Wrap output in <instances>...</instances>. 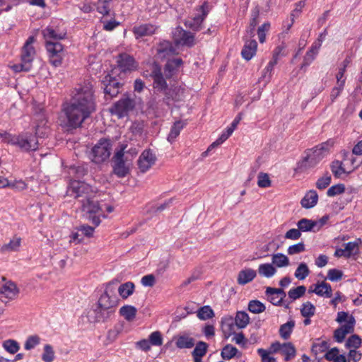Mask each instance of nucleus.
Here are the masks:
<instances>
[{
	"label": "nucleus",
	"instance_id": "nucleus-1",
	"mask_svg": "<svg viewBox=\"0 0 362 362\" xmlns=\"http://www.w3.org/2000/svg\"><path fill=\"white\" fill-rule=\"evenodd\" d=\"M93 86L89 81L76 88L70 103L64 107L66 117V125L72 129L79 127L83 122L95 110Z\"/></svg>",
	"mask_w": 362,
	"mask_h": 362
},
{
	"label": "nucleus",
	"instance_id": "nucleus-2",
	"mask_svg": "<svg viewBox=\"0 0 362 362\" xmlns=\"http://www.w3.org/2000/svg\"><path fill=\"white\" fill-rule=\"evenodd\" d=\"M43 36L46 40V48L49 55V62L55 67L62 64L63 56V45L58 42L63 39L64 33H57L52 28H47L42 31Z\"/></svg>",
	"mask_w": 362,
	"mask_h": 362
},
{
	"label": "nucleus",
	"instance_id": "nucleus-3",
	"mask_svg": "<svg viewBox=\"0 0 362 362\" xmlns=\"http://www.w3.org/2000/svg\"><path fill=\"white\" fill-rule=\"evenodd\" d=\"M333 141L328 140L305 151V156L299 163V168L306 170L316 166L329 153Z\"/></svg>",
	"mask_w": 362,
	"mask_h": 362
},
{
	"label": "nucleus",
	"instance_id": "nucleus-4",
	"mask_svg": "<svg viewBox=\"0 0 362 362\" xmlns=\"http://www.w3.org/2000/svg\"><path fill=\"white\" fill-rule=\"evenodd\" d=\"M35 39L30 36L24 44L21 54V63L11 66L15 72L29 71L32 68V62L35 55V49L33 45Z\"/></svg>",
	"mask_w": 362,
	"mask_h": 362
},
{
	"label": "nucleus",
	"instance_id": "nucleus-5",
	"mask_svg": "<svg viewBox=\"0 0 362 362\" xmlns=\"http://www.w3.org/2000/svg\"><path fill=\"white\" fill-rule=\"evenodd\" d=\"M5 142L18 146L21 150L25 151H36L40 145L39 141L35 136L28 134H22L18 136H12L7 132L0 134Z\"/></svg>",
	"mask_w": 362,
	"mask_h": 362
},
{
	"label": "nucleus",
	"instance_id": "nucleus-6",
	"mask_svg": "<svg viewBox=\"0 0 362 362\" xmlns=\"http://www.w3.org/2000/svg\"><path fill=\"white\" fill-rule=\"evenodd\" d=\"M96 190L90 185L78 180H71L69 183L67 194L73 196L80 203L88 200L90 198H95Z\"/></svg>",
	"mask_w": 362,
	"mask_h": 362
},
{
	"label": "nucleus",
	"instance_id": "nucleus-7",
	"mask_svg": "<svg viewBox=\"0 0 362 362\" xmlns=\"http://www.w3.org/2000/svg\"><path fill=\"white\" fill-rule=\"evenodd\" d=\"M112 144L109 139L102 138L91 148L89 157L95 164H102L107 161L111 154Z\"/></svg>",
	"mask_w": 362,
	"mask_h": 362
},
{
	"label": "nucleus",
	"instance_id": "nucleus-8",
	"mask_svg": "<svg viewBox=\"0 0 362 362\" xmlns=\"http://www.w3.org/2000/svg\"><path fill=\"white\" fill-rule=\"evenodd\" d=\"M127 145H121L120 149L117 151L112 157L113 173L118 177H124L129 173V165L127 156L124 157V150Z\"/></svg>",
	"mask_w": 362,
	"mask_h": 362
},
{
	"label": "nucleus",
	"instance_id": "nucleus-9",
	"mask_svg": "<svg viewBox=\"0 0 362 362\" xmlns=\"http://www.w3.org/2000/svg\"><path fill=\"white\" fill-rule=\"evenodd\" d=\"M211 6L207 1L195 8L196 13L193 17L187 20L185 25L194 31H199L202 28V24L209 14Z\"/></svg>",
	"mask_w": 362,
	"mask_h": 362
},
{
	"label": "nucleus",
	"instance_id": "nucleus-10",
	"mask_svg": "<svg viewBox=\"0 0 362 362\" xmlns=\"http://www.w3.org/2000/svg\"><path fill=\"white\" fill-rule=\"evenodd\" d=\"M115 284L113 281L110 282L107 285L104 293L100 297L98 305L100 308L112 310L115 312V308L119 303V298L115 293Z\"/></svg>",
	"mask_w": 362,
	"mask_h": 362
},
{
	"label": "nucleus",
	"instance_id": "nucleus-11",
	"mask_svg": "<svg viewBox=\"0 0 362 362\" xmlns=\"http://www.w3.org/2000/svg\"><path fill=\"white\" fill-rule=\"evenodd\" d=\"M135 107V101L129 96L124 95L119 100L114 103L110 108L112 115H116L118 118L127 116L128 113Z\"/></svg>",
	"mask_w": 362,
	"mask_h": 362
},
{
	"label": "nucleus",
	"instance_id": "nucleus-12",
	"mask_svg": "<svg viewBox=\"0 0 362 362\" xmlns=\"http://www.w3.org/2000/svg\"><path fill=\"white\" fill-rule=\"evenodd\" d=\"M173 40L175 45L192 47L194 45V35L178 26L173 31Z\"/></svg>",
	"mask_w": 362,
	"mask_h": 362
},
{
	"label": "nucleus",
	"instance_id": "nucleus-13",
	"mask_svg": "<svg viewBox=\"0 0 362 362\" xmlns=\"http://www.w3.org/2000/svg\"><path fill=\"white\" fill-rule=\"evenodd\" d=\"M81 204L82 211L90 215L89 219L91 220L92 223L95 226H99V224L100 223V218L95 215L92 216V214H95L100 210L98 201L95 200V198H90L88 199V200H86L85 202Z\"/></svg>",
	"mask_w": 362,
	"mask_h": 362
},
{
	"label": "nucleus",
	"instance_id": "nucleus-14",
	"mask_svg": "<svg viewBox=\"0 0 362 362\" xmlns=\"http://www.w3.org/2000/svg\"><path fill=\"white\" fill-rule=\"evenodd\" d=\"M103 88L105 95H109L111 98L115 97L119 93V88L122 84L115 77L110 74H107L102 81Z\"/></svg>",
	"mask_w": 362,
	"mask_h": 362
},
{
	"label": "nucleus",
	"instance_id": "nucleus-15",
	"mask_svg": "<svg viewBox=\"0 0 362 362\" xmlns=\"http://www.w3.org/2000/svg\"><path fill=\"white\" fill-rule=\"evenodd\" d=\"M150 76L153 79V88L158 91H164L168 88L165 79L163 78L160 66L156 62L151 65Z\"/></svg>",
	"mask_w": 362,
	"mask_h": 362
},
{
	"label": "nucleus",
	"instance_id": "nucleus-16",
	"mask_svg": "<svg viewBox=\"0 0 362 362\" xmlns=\"http://www.w3.org/2000/svg\"><path fill=\"white\" fill-rule=\"evenodd\" d=\"M19 293L16 285L8 281L5 284H0V299L2 302L7 303L11 300L15 299Z\"/></svg>",
	"mask_w": 362,
	"mask_h": 362
},
{
	"label": "nucleus",
	"instance_id": "nucleus-17",
	"mask_svg": "<svg viewBox=\"0 0 362 362\" xmlns=\"http://www.w3.org/2000/svg\"><path fill=\"white\" fill-rule=\"evenodd\" d=\"M156 157L150 149L144 150L140 155L137 165L141 173L148 171L156 163Z\"/></svg>",
	"mask_w": 362,
	"mask_h": 362
},
{
	"label": "nucleus",
	"instance_id": "nucleus-18",
	"mask_svg": "<svg viewBox=\"0 0 362 362\" xmlns=\"http://www.w3.org/2000/svg\"><path fill=\"white\" fill-rule=\"evenodd\" d=\"M114 313V310L100 308V305H97L96 308L89 312L88 317L93 322H105Z\"/></svg>",
	"mask_w": 362,
	"mask_h": 362
},
{
	"label": "nucleus",
	"instance_id": "nucleus-19",
	"mask_svg": "<svg viewBox=\"0 0 362 362\" xmlns=\"http://www.w3.org/2000/svg\"><path fill=\"white\" fill-rule=\"evenodd\" d=\"M158 26L151 23H144L135 25L132 32L136 38H140L153 35L158 29Z\"/></svg>",
	"mask_w": 362,
	"mask_h": 362
},
{
	"label": "nucleus",
	"instance_id": "nucleus-20",
	"mask_svg": "<svg viewBox=\"0 0 362 362\" xmlns=\"http://www.w3.org/2000/svg\"><path fill=\"white\" fill-rule=\"evenodd\" d=\"M117 63L122 71H134L138 66V64L134 59L126 53H122L119 55Z\"/></svg>",
	"mask_w": 362,
	"mask_h": 362
},
{
	"label": "nucleus",
	"instance_id": "nucleus-21",
	"mask_svg": "<svg viewBox=\"0 0 362 362\" xmlns=\"http://www.w3.org/2000/svg\"><path fill=\"white\" fill-rule=\"evenodd\" d=\"M182 64L183 61L180 58L168 60L164 66V74L166 78H170L175 75Z\"/></svg>",
	"mask_w": 362,
	"mask_h": 362
},
{
	"label": "nucleus",
	"instance_id": "nucleus-22",
	"mask_svg": "<svg viewBox=\"0 0 362 362\" xmlns=\"http://www.w3.org/2000/svg\"><path fill=\"white\" fill-rule=\"evenodd\" d=\"M175 53L176 49L170 41L163 40L160 42L157 47V54L160 58H165Z\"/></svg>",
	"mask_w": 362,
	"mask_h": 362
},
{
	"label": "nucleus",
	"instance_id": "nucleus-23",
	"mask_svg": "<svg viewBox=\"0 0 362 362\" xmlns=\"http://www.w3.org/2000/svg\"><path fill=\"white\" fill-rule=\"evenodd\" d=\"M257 43L255 40H246L241 51L242 57L247 61L250 60L256 54Z\"/></svg>",
	"mask_w": 362,
	"mask_h": 362
},
{
	"label": "nucleus",
	"instance_id": "nucleus-24",
	"mask_svg": "<svg viewBox=\"0 0 362 362\" xmlns=\"http://www.w3.org/2000/svg\"><path fill=\"white\" fill-rule=\"evenodd\" d=\"M257 276V272L252 269L247 268L239 272L237 282L240 285H245L251 282Z\"/></svg>",
	"mask_w": 362,
	"mask_h": 362
},
{
	"label": "nucleus",
	"instance_id": "nucleus-25",
	"mask_svg": "<svg viewBox=\"0 0 362 362\" xmlns=\"http://www.w3.org/2000/svg\"><path fill=\"white\" fill-rule=\"evenodd\" d=\"M318 201V195L315 190H310L301 199L300 204L303 208L310 209L315 206Z\"/></svg>",
	"mask_w": 362,
	"mask_h": 362
},
{
	"label": "nucleus",
	"instance_id": "nucleus-26",
	"mask_svg": "<svg viewBox=\"0 0 362 362\" xmlns=\"http://www.w3.org/2000/svg\"><path fill=\"white\" fill-rule=\"evenodd\" d=\"M309 291L313 292L319 296H324L326 298H330L332 296V289L331 286L325 281L316 284L315 289L310 290Z\"/></svg>",
	"mask_w": 362,
	"mask_h": 362
},
{
	"label": "nucleus",
	"instance_id": "nucleus-27",
	"mask_svg": "<svg viewBox=\"0 0 362 362\" xmlns=\"http://www.w3.org/2000/svg\"><path fill=\"white\" fill-rule=\"evenodd\" d=\"M235 129V127H233V126L230 125L229 127L226 132H223L218 139H216L214 142H213L207 148L206 151H204L202 155L204 156H206L208 152L211 151L213 148L218 147L219 145H221L222 143H223L228 138L233 134L234 130Z\"/></svg>",
	"mask_w": 362,
	"mask_h": 362
},
{
	"label": "nucleus",
	"instance_id": "nucleus-28",
	"mask_svg": "<svg viewBox=\"0 0 362 362\" xmlns=\"http://www.w3.org/2000/svg\"><path fill=\"white\" fill-rule=\"evenodd\" d=\"M194 344V339L187 334L178 336L175 342L176 346L179 349H191Z\"/></svg>",
	"mask_w": 362,
	"mask_h": 362
},
{
	"label": "nucleus",
	"instance_id": "nucleus-29",
	"mask_svg": "<svg viewBox=\"0 0 362 362\" xmlns=\"http://www.w3.org/2000/svg\"><path fill=\"white\" fill-rule=\"evenodd\" d=\"M186 125V123L182 120L176 121L171 127L170 132L168 136V141L170 143L174 142L175 139L179 136L180 131Z\"/></svg>",
	"mask_w": 362,
	"mask_h": 362
},
{
	"label": "nucleus",
	"instance_id": "nucleus-30",
	"mask_svg": "<svg viewBox=\"0 0 362 362\" xmlns=\"http://www.w3.org/2000/svg\"><path fill=\"white\" fill-rule=\"evenodd\" d=\"M257 272L259 276L269 279L276 273V269L272 264L265 263L259 266Z\"/></svg>",
	"mask_w": 362,
	"mask_h": 362
},
{
	"label": "nucleus",
	"instance_id": "nucleus-31",
	"mask_svg": "<svg viewBox=\"0 0 362 362\" xmlns=\"http://www.w3.org/2000/svg\"><path fill=\"white\" fill-rule=\"evenodd\" d=\"M21 244V238L14 236L11 238L8 243L4 244L1 247V252L18 251Z\"/></svg>",
	"mask_w": 362,
	"mask_h": 362
},
{
	"label": "nucleus",
	"instance_id": "nucleus-32",
	"mask_svg": "<svg viewBox=\"0 0 362 362\" xmlns=\"http://www.w3.org/2000/svg\"><path fill=\"white\" fill-rule=\"evenodd\" d=\"M317 225V221L307 218H302L297 223V226L300 232L315 231V228Z\"/></svg>",
	"mask_w": 362,
	"mask_h": 362
},
{
	"label": "nucleus",
	"instance_id": "nucleus-33",
	"mask_svg": "<svg viewBox=\"0 0 362 362\" xmlns=\"http://www.w3.org/2000/svg\"><path fill=\"white\" fill-rule=\"evenodd\" d=\"M272 264L276 267H286L290 264L289 259L282 253L274 254L272 256Z\"/></svg>",
	"mask_w": 362,
	"mask_h": 362
},
{
	"label": "nucleus",
	"instance_id": "nucleus-34",
	"mask_svg": "<svg viewBox=\"0 0 362 362\" xmlns=\"http://www.w3.org/2000/svg\"><path fill=\"white\" fill-rule=\"evenodd\" d=\"M134 284L132 281H128L121 284L117 288V291L120 296L126 299L134 293Z\"/></svg>",
	"mask_w": 362,
	"mask_h": 362
},
{
	"label": "nucleus",
	"instance_id": "nucleus-35",
	"mask_svg": "<svg viewBox=\"0 0 362 362\" xmlns=\"http://www.w3.org/2000/svg\"><path fill=\"white\" fill-rule=\"evenodd\" d=\"M295 327V321L291 320L288 321L286 323L283 324L279 328V334L284 339H288L293 332Z\"/></svg>",
	"mask_w": 362,
	"mask_h": 362
},
{
	"label": "nucleus",
	"instance_id": "nucleus-36",
	"mask_svg": "<svg viewBox=\"0 0 362 362\" xmlns=\"http://www.w3.org/2000/svg\"><path fill=\"white\" fill-rule=\"evenodd\" d=\"M330 168L334 177L340 178L342 174H349L350 172H346L344 168L343 163L340 160H335L330 164Z\"/></svg>",
	"mask_w": 362,
	"mask_h": 362
},
{
	"label": "nucleus",
	"instance_id": "nucleus-37",
	"mask_svg": "<svg viewBox=\"0 0 362 362\" xmlns=\"http://www.w3.org/2000/svg\"><path fill=\"white\" fill-rule=\"evenodd\" d=\"M137 310L132 305H124L119 310V313L127 321L133 320L136 315Z\"/></svg>",
	"mask_w": 362,
	"mask_h": 362
},
{
	"label": "nucleus",
	"instance_id": "nucleus-38",
	"mask_svg": "<svg viewBox=\"0 0 362 362\" xmlns=\"http://www.w3.org/2000/svg\"><path fill=\"white\" fill-rule=\"evenodd\" d=\"M281 354L285 356L286 361H289L294 358L296 355L294 345L291 342L284 343Z\"/></svg>",
	"mask_w": 362,
	"mask_h": 362
},
{
	"label": "nucleus",
	"instance_id": "nucleus-39",
	"mask_svg": "<svg viewBox=\"0 0 362 362\" xmlns=\"http://www.w3.org/2000/svg\"><path fill=\"white\" fill-rule=\"evenodd\" d=\"M49 133V127L46 124V121L42 120L35 127V138L42 139L48 136Z\"/></svg>",
	"mask_w": 362,
	"mask_h": 362
},
{
	"label": "nucleus",
	"instance_id": "nucleus-40",
	"mask_svg": "<svg viewBox=\"0 0 362 362\" xmlns=\"http://www.w3.org/2000/svg\"><path fill=\"white\" fill-rule=\"evenodd\" d=\"M235 322L238 327L243 329L248 325L250 317L247 313L244 311H239L236 313Z\"/></svg>",
	"mask_w": 362,
	"mask_h": 362
},
{
	"label": "nucleus",
	"instance_id": "nucleus-41",
	"mask_svg": "<svg viewBox=\"0 0 362 362\" xmlns=\"http://www.w3.org/2000/svg\"><path fill=\"white\" fill-rule=\"evenodd\" d=\"M309 274L310 270L308 265L305 263L302 262L297 267L294 275L298 280H303L309 275Z\"/></svg>",
	"mask_w": 362,
	"mask_h": 362
},
{
	"label": "nucleus",
	"instance_id": "nucleus-42",
	"mask_svg": "<svg viewBox=\"0 0 362 362\" xmlns=\"http://www.w3.org/2000/svg\"><path fill=\"white\" fill-rule=\"evenodd\" d=\"M238 351L236 347L227 344L223 348L221 355L223 359L230 360L236 355Z\"/></svg>",
	"mask_w": 362,
	"mask_h": 362
},
{
	"label": "nucleus",
	"instance_id": "nucleus-43",
	"mask_svg": "<svg viewBox=\"0 0 362 362\" xmlns=\"http://www.w3.org/2000/svg\"><path fill=\"white\" fill-rule=\"evenodd\" d=\"M214 316L213 310L209 305L200 308L197 311V317L202 320L212 318Z\"/></svg>",
	"mask_w": 362,
	"mask_h": 362
},
{
	"label": "nucleus",
	"instance_id": "nucleus-44",
	"mask_svg": "<svg viewBox=\"0 0 362 362\" xmlns=\"http://www.w3.org/2000/svg\"><path fill=\"white\" fill-rule=\"evenodd\" d=\"M265 305L257 300H250L248 304V310L252 313H261L265 310Z\"/></svg>",
	"mask_w": 362,
	"mask_h": 362
},
{
	"label": "nucleus",
	"instance_id": "nucleus-45",
	"mask_svg": "<svg viewBox=\"0 0 362 362\" xmlns=\"http://www.w3.org/2000/svg\"><path fill=\"white\" fill-rule=\"evenodd\" d=\"M111 1L112 0H98L96 3L97 11L103 16L109 15Z\"/></svg>",
	"mask_w": 362,
	"mask_h": 362
},
{
	"label": "nucleus",
	"instance_id": "nucleus-46",
	"mask_svg": "<svg viewBox=\"0 0 362 362\" xmlns=\"http://www.w3.org/2000/svg\"><path fill=\"white\" fill-rule=\"evenodd\" d=\"M257 185L261 188H267L272 185V181L267 173H259L257 175Z\"/></svg>",
	"mask_w": 362,
	"mask_h": 362
},
{
	"label": "nucleus",
	"instance_id": "nucleus-47",
	"mask_svg": "<svg viewBox=\"0 0 362 362\" xmlns=\"http://www.w3.org/2000/svg\"><path fill=\"white\" fill-rule=\"evenodd\" d=\"M3 347L10 354L17 353L20 349L18 343L13 339H8L4 341Z\"/></svg>",
	"mask_w": 362,
	"mask_h": 362
},
{
	"label": "nucleus",
	"instance_id": "nucleus-48",
	"mask_svg": "<svg viewBox=\"0 0 362 362\" xmlns=\"http://www.w3.org/2000/svg\"><path fill=\"white\" fill-rule=\"evenodd\" d=\"M300 313L304 317H310L315 315V307L310 302L308 301L303 304Z\"/></svg>",
	"mask_w": 362,
	"mask_h": 362
},
{
	"label": "nucleus",
	"instance_id": "nucleus-49",
	"mask_svg": "<svg viewBox=\"0 0 362 362\" xmlns=\"http://www.w3.org/2000/svg\"><path fill=\"white\" fill-rule=\"evenodd\" d=\"M331 175L329 173H326L322 177H320L316 182V187L318 189H325L331 183Z\"/></svg>",
	"mask_w": 362,
	"mask_h": 362
},
{
	"label": "nucleus",
	"instance_id": "nucleus-50",
	"mask_svg": "<svg viewBox=\"0 0 362 362\" xmlns=\"http://www.w3.org/2000/svg\"><path fill=\"white\" fill-rule=\"evenodd\" d=\"M306 291V288L304 286H299L296 288L291 289L288 293V297L292 300H296L303 296Z\"/></svg>",
	"mask_w": 362,
	"mask_h": 362
},
{
	"label": "nucleus",
	"instance_id": "nucleus-51",
	"mask_svg": "<svg viewBox=\"0 0 362 362\" xmlns=\"http://www.w3.org/2000/svg\"><path fill=\"white\" fill-rule=\"evenodd\" d=\"M208 344L206 342L200 341L197 343L192 354V356H204L206 354Z\"/></svg>",
	"mask_w": 362,
	"mask_h": 362
},
{
	"label": "nucleus",
	"instance_id": "nucleus-52",
	"mask_svg": "<svg viewBox=\"0 0 362 362\" xmlns=\"http://www.w3.org/2000/svg\"><path fill=\"white\" fill-rule=\"evenodd\" d=\"M42 359L45 362H52L54 359V351L49 344H46L44 347V352Z\"/></svg>",
	"mask_w": 362,
	"mask_h": 362
},
{
	"label": "nucleus",
	"instance_id": "nucleus-53",
	"mask_svg": "<svg viewBox=\"0 0 362 362\" xmlns=\"http://www.w3.org/2000/svg\"><path fill=\"white\" fill-rule=\"evenodd\" d=\"M361 339L357 334L351 335L346 342V346L347 348H354V349H358L361 344Z\"/></svg>",
	"mask_w": 362,
	"mask_h": 362
},
{
	"label": "nucleus",
	"instance_id": "nucleus-54",
	"mask_svg": "<svg viewBox=\"0 0 362 362\" xmlns=\"http://www.w3.org/2000/svg\"><path fill=\"white\" fill-rule=\"evenodd\" d=\"M345 191V186L344 184H338L329 187L327 192L328 197H334L338 194L344 193Z\"/></svg>",
	"mask_w": 362,
	"mask_h": 362
},
{
	"label": "nucleus",
	"instance_id": "nucleus-55",
	"mask_svg": "<svg viewBox=\"0 0 362 362\" xmlns=\"http://www.w3.org/2000/svg\"><path fill=\"white\" fill-rule=\"evenodd\" d=\"M278 61L276 59L272 58V59L269 62L267 66L264 70L262 77L266 79V81H269L272 76V71L274 67V66L277 64Z\"/></svg>",
	"mask_w": 362,
	"mask_h": 362
},
{
	"label": "nucleus",
	"instance_id": "nucleus-56",
	"mask_svg": "<svg viewBox=\"0 0 362 362\" xmlns=\"http://www.w3.org/2000/svg\"><path fill=\"white\" fill-rule=\"evenodd\" d=\"M305 250V244L303 242H300L297 244L289 246L287 250V252L289 255H293L303 252Z\"/></svg>",
	"mask_w": 362,
	"mask_h": 362
},
{
	"label": "nucleus",
	"instance_id": "nucleus-57",
	"mask_svg": "<svg viewBox=\"0 0 362 362\" xmlns=\"http://www.w3.org/2000/svg\"><path fill=\"white\" fill-rule=\"evenodd\" d=\"M351 62V58L349 56H347L342 62V66L339 68V71L337 74V79L338 82H341L344 77V73L346 71V67Z\"/></svg>",
	"mask_w": 362,
	"mask_h": 362
},
{
	"label": "nucleus",
	"instance_id": "nucleus-58",
	"mask_svg": "<svg viewBox=\"0 0 362 362\" xmlns=\"http://www.w3.org/2000/svg\"><path fill=\"white\" fill-rule=\"evenodd\" d=\"M270 28L269 23H264L260 27H259L257 30V35L259 37V40L261 43H263L266 39V33L269 31Z\"/></svg>",
	"mask_w": 362,
	"mask_h": 362
},
{
	"label": "nucleus",
	"instance_id": "nucleus-59",
	"mask_svg": "<svg viewBox=\"0 0 362 362\" xmlns=\"http://www.w3.org/2000/svg\"><path fill=\"white\" fill-rule=\"evenodd\" d=\"M149 342L153 346H160L163 344V338L160 332H152L149 336Z\"/></svg>",
	"mask_w": 362,
	"mask_h": 362
},
{
	"label": "nucleus",
	"instance_id": "nucleus-60",
	"mask_svg": "<svg viewBox=\"0 0 362 362\" xmlns=\"http://www.w3.org/2000/svg\"><path fill=\"white\" fill-rule=\"evenodd\" d=\"M40 343V337L37 335L30 336L25 342L24 347L26 350L33 349Z\"/></svg>",
	"mask_w": 362,
	"mask_h": 362
},
{
	"label": "nucleus",
	"instance_id": "nucleus-61",
	"mask_svg": "<svg viewBox=\"0 0 362 362\" xmlns=\"http://www.w3.org/2000/svg\"><path fill=\"white\" fill-rule=\"evenodd\" d=\"M343 273L337 269H331L327 272V279L332 281H338L341 279Z\"/></svg>",
	"mask_w": 362,
	"mask_h": 362
},
{
	"label": "nucleus",
	"instance_id": "nucleus-62",
	"mask_svg": "<svg viewBox=\"0 0 362 362\" xmlns=\"http://www.w3.org/2000/svg\"><path fill=\"white\" fill-rule=\"evenodd\" d=\"M266 295H276L281 300L283 301L284 298L286 297V292L282 288H276L272 287H267L265 291Z\"/></svg>",
	"mask_w": 362,
	"mask_h": 362
},
{
	"label": "nucleus",
	"instance_id": "nucleus-63",
	"mask_svg": "<svg viewBox=\"0 0 362 362\" xmlns=\"http://www.w3.org/2000/svg\"><path fill=\"white\" fill-rule=\"evenodd\" d=\"M329 344L326 341H322L320 343H315L312 346V351L315 354L317 353H322L327 350Z\"/></svg>",
	"mask_w": 362,
	"mask_h": 362
},
{
	"label": "nucleus",
	"instance_id": "nucleus-64",
	"mask_svg": "<svg viewBox=\"0 0 362 362\" xmlns=\"http://www.w3.org/2000/svg\"><path fill=\"white\" fill-rule=\"evenodd\" d=\"M300 236H301V232L299 230V228H298L297 229L296 228H292V229L288 230L286 233L284 237H285L286 239H290V240H296L299 239L300 238Z\"/></svg>",
	"mask_w": 362,
	"mask_h": 362
}]
</instances>
